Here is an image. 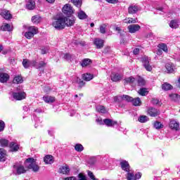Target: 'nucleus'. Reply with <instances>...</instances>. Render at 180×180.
Wrapping results in <instances>:
<instances>
[{
    "label": "nucleus",
    "mask_w": 180,
    "mask_h": 180,
    "mask_svg": "<svg viewBox=\"0 0 180 180\" xmlns=\"http://www.w3.org/2000/svg\"><path fill=\"white\" fill-rule=\"evenodd\" d=\"M138 120L140 122V123H146V122H148L149 119L148 117L146 115H141L139 117Z\"/></svg>",
    "instance_id": "39"
},
{
    "label": "nucleus",
    "mask_w": 180,
    "mask_h": 180,
    "mask_svg": "<svg viewBox=\"0 0 180 180\" xmlns=\"http://www.w3.org/2000/svg\"><path fill=\"white\" fill-rule=\"evenodd\" d=\"M82 78L84 81H91L94 79V75L92 74L86 73L82 75Z\"/></svg>",
    "instance_id": "31"
},
{
    "label": "nucleus",
    "mask_w": 180,
    "mask_h": 180,
    "mask_svg": "<svg viewBox=\"0 0 180 180\" xmlns=\"http://www.w3.org/2000/svg\"><path fill=\"white\" fill-rule=\"evenodd\" d=\"M62 11L65 15H67V16H70V15L74 13V8H72L70 4H67L63 7Z\"/></svg>",
    "instance_id": "4"
},
{
    "label": "nucleus",
    "mask_w": 180,
    "mask_h": 180,
    "mask_svg": "<svg viewBox=\"0 0 180 180\" xmlns=\"http://www.w3.org/2000/svg\"><path fill=\"white\" fill-rule=\"evenodd\" d=\"M43 99L46 103H53L56 101V98L54 97L45 96L43 97Z\"/></svg>",
    "instance_id": "26"
},
{
    "label": "nucleus",
    "mask_w": 180,
    "mask_h": 180,
    "mask_svg": "<svg viewBox=\"0 0 180 180\" xmlns=\"http://www.w3.org/2000/svg\"><path fill=\"white\" fill-rule=\"evenodd\" d=\"M0 15L2 16V18L6 20L12 18V14H11V12L8 10H2Z\"/></svg>",
    "instance_id": "17"
},
{
    "label": "nucleus",
    "mask_w": 180,
    "mask_h": 180,
    "mask_svg": "<svg viewBox=\"0 0 180 180\" xmlns=\"http://www.w3.org/2000/svg\"><path fill=\"white\" fill-rule=\"evenodd\" d=\"M44 161L45 164H53L54 160H53V156L50 155H47L44 158Z\"/></svg>",
    "instance_id": "24"
},
{
    "label": "nucleus",
    "mask_w": 180,
    "mask_h": 180,
    "mask_svg": "<svg viewBox=\"0 0 180 180\" xmlns=\"http://www.w3.org/2000/svg\"><path fill=\"white\" fill-rule=\"evenodd\" d=\"M5 130V122L0 120V131Z\"/></svg>",
    "instance_id": "53"
},
{
    "label": "nucleus",
    "mask_w": 180,
    "mask_h": 180,
    "mask_svg": "<svg viewBox=\"0 0 180 180\" xmlns=\"http://www.w3.org/2000/svg\"><path fill=\"white\" fill-rule=\"evenodd\" d=\"M109 4H117V0H105Z\"/></svg>",
    "instance_id": "62"
},
{
    "label": "nucleus",
    "mask_w": 180,
    "mask_h": 180,
    "mask_svg": "<svg viewBox=\"0 0 180 180\" xmlns=\"http://www.w3.org/2000/svg\"><path fill=\"white\" fill-rule=\"evenodd\" d=\"M139 11H140V7L136 5H131L128 8V12L131 15H134V13H137Z\"/></svg>",
    "instance_id": "13"
},
{
    "label": "nucleus",
    "mask_w": 180,
    "mask_h": 180,
    "mask_svg": "<svg viewBox=\"0 0 180 180\" xmlns=\"http://www.w3.org/2000/svg\"><path fill=\"white\" fill-rule=\"evenodd\" d=\"M65 180H77L75 176H69L65 179Z\"/></svg>",
    "instance_id": "63"
},
{
    "label": "nucleus",
    "mask_w": 180,
    "mask_h": 180,
    "mask_svg": "<svg viewBox=\"0 0 180 180\" xmlns=\"http://www.w3.org/2000/svg\"><path fill=\"white\" fill-rule=\"evenodd\" d=\"M77 17L79 18V19L84 20V19H86V18H88V15H86V13H85L84 11L80 10L77 13Z\"/></svg>",
    "instance_id": "30"
},
{
    "label": "nucleus",
    "mask_w": 180,
    "mask_h": 180,
    "mask_svg": "<svg viewBox=\"0 0 180 180\" xmlns=\"http://www.w3.org/2000/svg\"><path fill=\"white\" fill-rule=\"evenodd\" d=\"M92 62L90 59H84L82 61L81 65L82 67H88V65H91Z\"/></svg>",
    "instance_id": "35"
},
{
    "label": "nucleus",
    "mask_w": 180,
    "mask_h": 180,
    "mask_svg": "<svg viewBox=\"0 0 180 180\" xmlns=\"http://www.w3.org/2000/svg\"><path fill=\"white\" fill-rule=\"evenodd\" d=\"M74 23H75V18L72 16L56 15L53 18L52 26L57 30H63V29H65V26H72Z\"/></svg>",
    "instance_id": "1"
},
{
    "label": "nucleus",
    "mask_w": 180,
    "mask_h": 180,
    "mask_svg": "<svg viewBox=\"0 0 180 180\" xmlns=\"http://www.w3.org/2000/svg\"><path fill=\"white\" fill-rule=\"evenodd\" d=\"M133 53L135 56H137V54H139V53H140V49L139 48H136V49H134Z\"/></svg>",
    "instance_id": "60"
},
{
    "label": "nucleus",
    "mask_w": 180,
    "mask_h": 180,
    "mask_svg": "<svg viewBox=\"0 0 180 180\" xmlns=\"http://www.w3.org/2000/svg\"><path fill=\"white\" fill-rule=\"evenodd\" d=\"M121 168L125 172H130V165H129V162L126 160H122L120 162Z\"/></svg>",
    "instance_id": "11"
},
{
    "label": "nucleus",
    "mask_w": 180,
    "mask_h": 180,
    "mask_svg": "<svg viewBox=\"0 0 180 180\" xmlns=\"http://www.w3.org/2000/svg\"><path fill=\"white\" fill-rule=\"evenodd\" d=\"M169 27L172 29H178L179 27V21L176 20H171L169 22Z\"/></svg>",
    "instance_id": "21"
},
{
    "label": "nucleus",
    "mask_w": 180,
    "mask_h": 180,
    "mask_svg": "<svg viewBox=\"0 0 180 180\" xmlns=\"http://www.w3.org/2000/svg\"><path fill=\"white\" fill-rule=\"evenodd\" d=\"M23 82V79H22L21 76H15L13 79L14 84H22Z\"/></svg>",
    "instance_id": "37"
},
{
    "label": "nucleus",
    "mask_w": 180,
    "mask_h": 180,
    "mask_svg": "<svg viewBox=\"0 0 180 180\" xmlns=\"http://www.w3.org/2000/svg\"><path fill=\"white\" fill-rule=\"evenodd\" d=\"M1 29L4 32H12L13 30V26L9 24H4V25L1 27Z\"/></svg>",
    "instance_id": "22"
},
{
    "label": "nucleus",
    "mask_w": 180,
    "mask_h": 180,
    "mask_svg": "<svg viewBox=\"0 0 180 180\" xmlns=\"http://www.w3.org/2000/svg\"><path fill=\"white\" fill-rule=\"evenodd\" d=\"M127 180H136L134 174L133 172H131V170H130V172H127Z\"/></svg>",
    "instance_id": "42"
},
{
    "label": "nucleus",
    "mask_w": 180,
    "mask_h": 180,
    "mask_svg": "<svg viewBox=\"0 0 180 180\" xmlns=\"http://www.w3.org/2000/svg\"><path fill=\"white\" fill-rule=\"evenodd\" d=\"M140 29H141V27L137 24H133L128 26V30L129 33H136V32H139Z\"/></svg>",
    "instance_id": "12"
},
{
    "label": "nucleus",
    "mask_w": 180,
    "mask_h": 180,
    "mask_svg": "<svg viewBox=\"0 0 180 180\" xmlns=\"http://www.w3.org/2000/svg\"><path fill=\"white\" fill-rule=\"evenodd\" d=\"M63 58L66 60V61H71V59L72 58V55L70 53H65L63 55Z\"/></svg>",
    "instance_id": "51"
},
{
    "label": "nucleus",
    "mask_w": 180,
    "mask_h": 180,
    "mask_svg": "<svg viewBox=\"0 0 180 180\" xmlns=\"http://www.w3.org/2000/svg\"><path fill=\"white\" fill-rule=\"evenodd\" d=\"M10 148L11 151H18V150H19V145L11 143L10 144Z\"/></svg>",
    "instance_id": "43"
},
{
    "label": "nucleus",
    "mask_w": 180,
    "mask_h": 180,
    "mask_svg": "<svg viewBox=\"0 0 180 180\" xmlns=\"http://www.w3.org/2000/svg\"><path fill=\"white\" fill-rule=\"evenodd\" d=\"M128 19H129V22H131L130 24L137 23V18H128Z\"/></svg>",
    "instance_id": "56"
},
{
    "label": "nucleus",
    "mask_w": 180,
    "mask_h": 180,
    "mask_svg": "<svg viewBox=\"0 0 180 180\" xmlns=\"http://www.w3.org/2000/svg\"><path fill=\"white\" fill-rule=\"evenodd\" d=\"M148 114L151 116V117H156V116H158L160 115V111L157 110V108L150 107L148 109Z\"/></svg>",
    "instance_id": "10"
},
{
    "label": "nucleus",
    "mask_w": 180,
    "mask_h": 180,
    "mask_svg": "<svg viewBox=\"0 0 180 180\" xmlns=\"http://www.w3.org/2000/svg\"><path fill=\"white\" fill-rule=\"evenodd\" d=\"M131 103L134 106H141V100L139 97L132 98Z\"/></svg>",
    "instance_id": "28"
},
{
    "label": "nucleus",
    "mask_w": 180,
    "mask_h": 180,
    "mask_svg": "<svg viewBox=\"0 0 180 180\" xmlns=\"http://www.w3.org/2000/svg\"><path fill=\"white\" fill-rule=\"evenodd\" d=\"M78 180H87L86 176L84 174L80 173L78 174Z\"/></svg>",
    "instance_id": "54"
},
{
    "label": "nucleus",
    "mask_w": 180,
    "mask_h": 180,
    "mask_svg": "<svg viewBox=\"0 0 180 180\" xmlns=\"http://www.w3.org/2000/svg\"><path fill=\"white\" fill-rule=\"evenodd\" d=\"M136 79L133 77H129L125 79L124 84H134Z\"/></svg>",
    "instance_id": "38"
},
{
    "label": "nucleus",
    "mask_w": 180,
    "mask_h": 180,
    "mask_svg": "<svg viewBox=\"0 0 180 180\" xmlns=\"http://www.w3.org/2000/svg\"><path fill=\"white\" fill-rule=\"evenodd\" d=\"M139 95H141V96H146L147 94H148V91H147V89L146 88H141L139 91Z\"/></svg>",
    "instance_id": "45"
},
{
    "label": "nucleus",
    "mask_w": 180,
    "mask_h": 180,
    "mask_svg": "<svg viewBox=\"0 0 180 180\" xmlns=\"http://www.w3.org/2000/svg\"><path fill=\"white\" fill-rule=\"evenodd\" d=\"M137 82L139 86H144V85H146V81H144V79L141 77L138 78Z\"/></svg>",
    "instance_id": "47"
},
{
    "label": "nucleus",
    "mask_w": 180,
    "mask_h": 180,
    "mask_svg": "<svg viewBox=\"0 0 180 180\" xmlns=\"http://www.w3.org/2000/svg\"><path fill=\"white\" fill-rule=\"evenodd\" d=\"M71 2H72L73 5L77 6V8H81V6L82 5V1L81 0H71Z\"/></svg>",
    "instance_id": "44"
},
{
    "label": "nucleus",
    "mask_w": 180,
    "mask_h": 180,
    "mask_svg": "<svg viewBox=\"0 0 180 180\" xmlns=\"http://www.w3.org/2000/svg\"><path fill=\"white\" fill-rule=\"evenodd\" d=\"M154 127H155V129H157L158 130L160 129H162V127H164V125H162V124H161V122L156 121L154 123Z\"/></svg>",
    "instance_id": "48"
},
{
    "label": "nucleus",
    "mask_w": 180,
    "mask_h": 180,
    "mask_svg": "<svg viewBox=\"0 0 180 180\" xmlns=\"http://www.w3.org/2000/svg\"><path fill=\"white\" fill-rule=\"evenodd\" d=\"M48 133H49V136H54V131L53 129L49 130Z\"/></svg>",
    "instance_id": "64"
},
{
    "label": "nucleus",
    "mask_w": 180,
    "mask_h": 180,
    "mask_svg": "<svg viewBox=\"0 0 180 180\" xmlns=\"http://www.w3.org/2000/svg\"><path fill=\"white\" fill-rule=\"evenodd\" d=\"M169 126L172 130H179V122L175 121V120H171Z\"/></svg>",
    "instance_id": "14"
},
{
    "label": "nucleus",
    "mask_w": 180,
    "mask_h": 180,
    "mask_svg": "<svg viewBox=\"0 0 180 180\" xmlns=\"http://www.w3.org/2000/svg\"><path fill=\"white\" fill-rule=\"evenodd\" d=\"M41 20V18L39 15H34L32 18V22L34 23V25H38V23H40Z\"/></svg>",
    "instance_id": "27"
},
{
    "label": "nucleus",
    "mask_w": 180,
    "mask_h": 180,
    "mask_svg": "<svg viewBox=\"0 0 180 180\" xmlns=\"http://www.w3.org/2000/svg\"><path fill=\"white\" fill-rule=\"evenodd\" d=\"M60 174H63L67 175V174H70V167L68 166H63L59 169Z\"/></svg>",
    "instance_id": "23"
},
{
    "label": "nucleus",
    "mask_w": 180,
    "mask_h": 180,
    "mask_svg": "<svg viewBox=\"0 0 180 180\" xmlns=\"http://www.w3.org/2000/svg\"><path fill=\"white\" fill-rule=\"evenodd\" d=\"M25 165L28 169H32L34 172H37L40 167L36 163V160L33 158H27L25 162Z\"/></svg>",
    "instance_id": "2"
},
{
    "label": "nucleus",
    "mask_w": 180,
    "mask_h": 180,
    "mask_svg": "<svg viewBox=\"0 0 180 180\" xmlns=\"http://www.w3.org/2000/svg\"><path fill=\"white\" fill-rule=\"evenodd\" d=\"M76 82H77V84H79V86L80 88H82V86H84V85H85V82H84V81H82V79H81L78 77L76 79Z\"/></svg>",
    "instance_id": "50"
},
{
    "label": "nucleus",
    "mask_w": 180,
    "mask_h": 180,
    "mask_svg": "<svg viewBox=\"0 0 180 180\" xmlns=\"http://www.w3.org/2000/svg\"><path fill=\"white\" fill-rule=\"evenodd\" d=\"M75 149L78 153H81V151H84V146L82 145H81V143H77L75 146Z\"/></svg>",
    "instance_id": "41"
},
{
    "label": "nucleus",
    "mask_w": 180,
    "mask_h": 180,
    "mask_svg": "<svg viewBox=\"0 0 180 180\" xmlns=\"http://www.w3.org/2000/svg\"><path fill=\"white\" fill-rule=\"evenodd\" d=\"M94 44L96 49H102L105 44V41L99 38H95L94 40Z\"/></svg>",
    "instance_id": "9"
},
{
    "label": "nucleus",
    "mask_w": 180,
    "mask_h": 180,
    "mask_svg": "<svg viewBox=\"0 0 180 180\" xmlns=\"http://www.w3.org/2000/svg\"><path fill=\"white\" fill-rule=\"evenodd\" d=\"M6 160V150L4 148H0V161H5Z\"/></svg>",
    "instance_id": "25"
},
{
    "label": "nucleus",
    "mask_w": 180,
    "mask_h": 180,
    "mask_svg": "<svg viewBox=\"0 0 180 180\" xmlns=\"http://www.w3.org/2000/svg\"><path fill=\"white\" fill-rule=\"evenodd\" d=\"M46 65H47V63H46L44 61L41 60L39 63H37V62H36L35 65L34 67H36L37 69L39 70V68H43V67H46Z\"/></svg>",
    "instance_id": "34"
},
{
    "label": "nucleus",
    "mask_w": 180,
    "mask_h": 180,
    "mask_svg": "<svg viewBox=\"0 0 180 180\" xmlns=\"http://www.w3.org/2000/svg\"><path fill=\"white\" fill-rule=\"evenodd\" d=\"M121 97H122V96H118L114 97V102H120V101L122 100V98H120Z\"/></svg>",
    "instance_id": "58"
},
{
    "label": "nucleus",
    "mask_w": 180,
    "mask_h": 180,
    "mask_svg": "<svg viewBox=\"0 0 180 180\" xmlns=\"http://www.w3.org/2000/svg\"><path fill=\"white\" fill-rule=\"evenodd\" d=\"M13 98L15 101H22L26 98V93L25 92H14L13 93Z\"/></svg>",
    "instance_id": "7"
},
{
    "label": "nucleus",
    "mask_w": 180,
    "mask_h": 180,
    "mask_svg": "<svg viewBox=\"0 0 180 180\" xmlns=\"http://www.w3.org/2000/svg\"><path fill=\"white\" fill-rule=\"evenodd\" d=\"M96 122L97 124H104V122L102 120V118H97L96 120Z\"/></svg>",
    "instance_id": "57"
},
{
    "label": "nucleus",
    "mask_w": 180,
    "mask_h": 180,
    "mask_svg": "<svg viewBox=\"0 0 180 180\" xmlns=\"http://www.w3.org/2000/svg\"><path fill=\"white\" fill-rule=\"evenodd\" d=\"M9 142L6 139H0V146L1 147H7Z\"/></svg>",
    "instance_id": "49"
},
{
    "label": "nucleus",
    "mask_w": 180,
    "mask_h": 180,
    "mask_svg": "<svg viewBox=\"0 0 180 180\" xmlns=\"http://www.w3.org/2000/svg\"><path fill=\"white\" fill-rule=\"evenodd\" d=\"M158 47L160 49L165 51V53H168V47L167 46V44L161 43L158 45Z\"/></svg>",
    "instance_id": "33"
},
{
    "label": "nucleus",
    "mask_w": 180,
    "mask_h": 180,
    "mask_svg": "<svg viewBox=\"0 0 180 180\" xmlns=\"http://www.w3.org/2000/svg\"><path fill=\"white\" fill-rule=\"evenodd\" d=\"M96 109L99 113H107L108 112V110L103 105H97L96 107Z\"/></svg>",
    "instance_id": "29"
},
{
    "label": "nucleus",
    "mask_w": 180,
    "mask_h": 180,
    "mask_svg": "<svg viewBox=\"0 0 180 180\" xmlns=\"http://www.w3.org/2000/svg\"><path fill=\"white\" fill-rule=\"evenodd\" d=\"M107 26H108V25H106V24H103V25H100V33H101L102 34H105V33H106Z\"/></svg>",
    "instance_id": "46"
},
{
    "label": "nucleus",
    "mask_w": 180,
    "mask_h": 180,
    "mask_svg": "<svg viewBox=\"0 0 180 180\" xmlns=\"http://www.w3.org/2000/svg\"><path fill=\"white\" fill-rule=\"evenodd\" d=\"M13 172L15 175H20L21 174H25L26 170L25 169V167L22 165H14Z\"/></svg>",
    "instance_id": "5"
},
{
    "label": "nucleus",
    "mask_w": 180,
    "mask_h": 180,
    "mask_svg": "<svg viewBox=\"0 0 180 180\" xmlns=\"http://www.w3.org/2000/svg\"><path fill=\"white\" fill-rule=\"evenodd\" d=\"M88 176H89L91 180H98V179L95 178V175H94V173L91 171H88Z\"/></svg>",
    "instance_id": "52"
},
{
    "label": "nucleus",
    "mask_w": 180,
    "mask_h": 180,
    "mask_svg": "<svg viewBox=\"0 0 180 180\" xmlns=\"http://www.w3.org/2000/svg\"><path fill=\"white\" fill-rule=\"evenodd\" d=\"M122 77L123 76L121 74L115 73V72H112L110 75V78L112 81H113V82H117L118 81H120Z\"/></svg>",
    "instance_id": "16"
},
{
    "label": "nucleus",
    "mask_w": 180,
    "mask_h": 180,
    "mask_svg": "<svg viewBox=\"0 0 180 180\" xmlns=\"http://www.w3.org/2000/svg\"><path fill=\"white\" fill-rule=\"evenodd\" d=\"M38 29L36 27L31 26L27 27V31L22 32L26 39H30L32 37H34V34H37Z\"/></svg>",
    "instance_id": "3"
},
{
    "label": "nucleus",
    "mask_w": 180,
    "mask_h": 180,
    "mask_svg": "<svg viewBox=\"0 0 180 180\" xmlns=\"http://www.w3.org/2000/svg\"><path fill=\"white\" fill-rule=\"evenodd\" d=\"M22 65L25 68H29L30 67H34V65H36V60H30L27 59H24L22 61Z\"/></svg>",
    "instance_id": "8"
},
{
    "label": "nucleus",
    "mask_w": 180,
    "mask_h": 180,
    "mask_svg": "<svg viewBox=\"0 0 180 180\" xmlns=\"http://www.w3.org/2000/svg\"><path fill=\"white\" fill-rule=\"evenodd\" d=\"M162 89H163V91H169L172 89V85L165 82L163 84H162Z\"/></svg>",
    "instance_id": "32"
},
{
    "label": "nucleus",
    "mask_w": 180,
    "mask_h": 180,
    "mask_svg": "<svg viewBox=\"0 0 180 180\" xmlns=\"http://www.w3.org/2000/svg\"><path fill=\"white\" fill-rule=\"evenodd\" d=\"M165 67L168 72L172 73L174 71H175V65H174L172 63H167Z\"/></svg>",
    "instance_id": "19"
},
{
    "label": "nucleus",
    "mask_w": 180,
    "mask_h": 180,
    "mask_svg": "<svg viewBox=\"0 0 180 180\" xmlns=\"http://www.w3.org/2000/svg\"><path fill=\"white\" fill-rule=\"evenodd\" d=\"M152 103L153 105H160V101L157 98H153L152 99Z\"/></svg>",
    "instance_id": "55"
},
{
    "label": "nucleus",
    "mask_w": 180,
    "mask_h": 180,
    "mask_svg": "<svg viewBox=\"0 0 180 180\" xmlns=\"http://www.w3.org/2000/svg\"><path fill=\"white\" fill-rule=\"evenodd\" d=\"M9 80V75L6 73H0V82H8Z\"/></svg>",
    "instance_id": "20"
},
{
    "label": "nucleus",
    "mask_w": 180,
    "mask_h": 180,
    "mask_svg": "<svg viewBox=\"0 0 180 180\" xmlns=\"http://www.w3.org/2000/svg\"><path fill=\"white\" fill-rule=\"evenodd\" d=\"M103 123L108 127H113V126H115V124H117V121L112 120L111 119H104Z\"/></svg>",
    "instance_id": "15"
},
{
    "label": "nucleus",
    "mask_w": 180,
    "mask_h": 180,
    "mask_svg": "<svg viewBox=\"0 0 180 180\" xmlns=\"http://www.w3.org/2000/svg\"><path fill=\"white\" fill-rule=\"evenodd\" d=\"M26 6L27 8H28L30 11H33V9L36 8V2L34 1V0H28Z\"/></svg>",
    "instance_id": "18"
},
{
    "label": "nucleus",
    "mask_w": 180,
    "mask_h": 180,
    "mask_svg": "<svg viewBox=\"0 0 180 180\" xmlns=\"http://www.w3.org/2000/svg\"><path fill=\"white\" fill-rule=\"evenodd\" d=\"M120 99H122V101H126L127 102H131L133 101V97L127 95H123L120 97Z\"/></svg>",
    "instance_id": "40"
},
{
    "label": "nucleus",
    "mask_w": 180,
    "mask_h": 180,
    "mask_svg": "<svg viewBox=\"0 0 180 180\" xmlns=\"http://www.w3.org/2000/svg\"><path fill=\"white\" fill-rule=\"evenodd\" d=\"M48 51H49V48L41 49V54H46Z\"/></svg>",
    "instance_id": "59"
},
{
    "label": "nucleus",
    "mask_w": 180,
    "mask_h": 180,
    "mask_svg": "<svg viewBox=\"0 0 180 180\" xmlns=\"http://www.w3.org/2000/svg\"><path fill=\"white\" fill-rule=\"evenodd\" d=\"M135 180L136 179H140V178H141V173H137L135 174Z\"/></svg>",
    "instance_id": "61"
},
{
    "label": "nucleus",
    "mask_w": 180,
    "mask_h": 180,
    "mask_svg": "<svg viewBox=\"0 0 180 180\" xmlns=\"http://www.w3.org/2000/svg\"><path fill=\"white\" fill-rule=\"evenodd\" d=\"M142 62L146 71H151L153 70V67L150 65V58L148 57L144 56L142 58Z\"/></svg>",
    "instance_id": "6"
},
{
    "label": "nucleus",
    "mask_w": 180,
    "mask_h": 180,
    "mask_svg": "<svg viewBox=\"0 0 180 180\" xmlns=\"http://www.w3.org/2000/svg\"><path fill=\"white\" fill-rule=\"evenodd\" d=\"M169 98L172 101H174V102H178L179 101V95L176 94H169Z\"/></svg>",
    "instance_id": "36"
}]
</instances>
